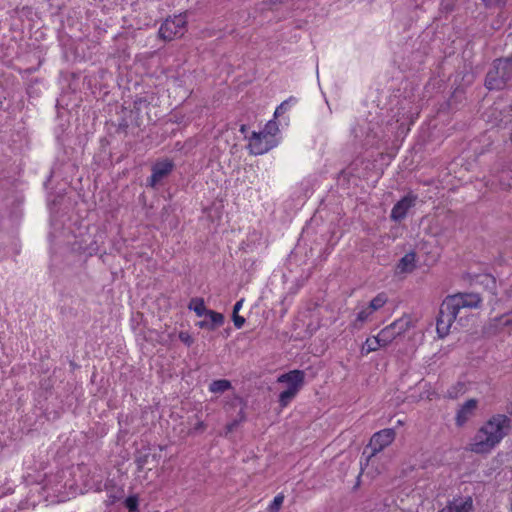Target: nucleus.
<instances>
[{
	"instance_id": "1",
	"label": "nucleus",
	"mask_w": 512,
	"mask_h": 512,
	"mask_svg": "<svg viewBox=\"0 0 512 512\" xmlns=\"http://www.w3.org/2000/svg\"><path fill=\"white\" fill-rule=\"evenodd\" d=\"M482 298L477 293H456L447 296L440 305L436 330L440 338L446 337L454 323L466 326L469 311L481 307Z\"/></svg>"
},
{
	"instance_id": "2",
	"label": "nucleus",
	"mask_w": 512,
	"mask_h": 512,
	"mask_svg": "<svg viewBox=\"0 0 512 512\" xmlns=\"http://www.w3.org/2000/svg\"><path fill=\"white\" fill-rule=\"evenodd\" d=\"M305 374L301 370H292L277 378L278 383L286 384L287 389L280 393L279 404L286 407L304 385Z\"/></svg>"
},
{
	"instance_id": "3",
	"label": "nucleus",
	"mask_w": 512,
	"mask_h": 512,
	"mask_svg": "<svg viewBox=\"0 0 512 512\" xmlns=\"http://www.w3.org/2000/svg\"><path fill=\"white\" fill-rule=\"evenodd\" d=\"M512 77V61L510 59H497L493 68L486 76L485 85L489 90L502 89Z\"/></svg>"
},
{
	"instance_id": "4",
	"label": "nucleus",
	"mask_w": 512,
	"mask_h": 512,
	"mask_svg": "<svg viewBox=\"0 0 512 512\" xmlns=\"http://www.w3.org/2000/svg\"><path fill=\"white\" fill-rule=\"evenodd\" d=\"M412 326V319L409 315H404L383 328L380 333V339L383 345H389L397 337L405 334Z\"/></svg>"
},
{
	"instance_id": "5",
	"label": "nucleus",
	"mask_w": 512,
	"mask_h": 512,
	"mask_svg": "<svg viewBox=\"0 0 512 512\" xmlns=\"http://www.w3.org/2000/svg\"><path fill=\"white\" fill-rule=\"evenodd\" d=\"M186 16L179 14L173 18H167L159 29V35L164 40H173L182 37L186 32Z\"/></svg>"
},
{
	"instance_id": "6",
	"label": "nucleus",
	"mask_w": 512,
	"mask_h": 512,
	"mask_svg": "<svg viewBox=\"0 0 512 512\" xmlns=\"http://www.w3.org/2000/svg\"><path fill=\"white\" fill-rule=\"evenodd\" d=\"M500 441L492 435V433L482 426L474 436L470 445L472 452L482 454L490 452Z\"/></svg>"
},
{
	"instance_id": "7",
	"label": "nucleus",
	"mask_w": 512,
	"mask_h": 512,
	"mask_svg": "<svg viewBox=\"0 0 512 512\" xmlns=\"http://www.w3.org/2000/svg\"><path fill=\"white\" fill-rule=\"evenodd\" d=\"M483 426L487 428L498 441H501L509 433L511 421L509 417L504 414H496L485 422Z\"/></svg>"
},
{
	"instance_id": "8",
	"label": "nucleus",
	"mask_w": 512,
	"mask_h": 512,
	"mask_svg": "<svg viewBox=\"0 0 512 512\" xmlns=\"http://www.w3.org/2000/svg\"><path fill=\"white\" fill-rule=\"evenodd\" d=\"M275 145L272 135L266 132H253L249 139V150L254 155H262Z\"/></svg>"
},
{
	"instance_id": "9",
	"label": "nucleus",
	"mask_w": 512,
	"mask_h": 512,
	"mask_svg": "<svg viewBox=\"0 0 512 512\" xmlns=\"http://www.w3.org/2000/svg\"><path fill=\"white\" fill-rule=\"evenodd\" d=\"M395 431L392 428H386L376 432L370 439L369 447L372 452L369 455V459L375 456L378 452L389 446L395 439Z\"/></svg>"
},
{
	"instance_id": "10",
	"label": "nucleus",
	"mask_w": 512,
	"mask_h": 512,
	"mask_svg": "<svg viewBox=\"0 0 512 512\" xmlns=\"http://www.w3.org/2000/svg\"><path fill=\"white\" fill-rule=\"evenodd\" d=\"M416 200L417 196L413 194H409L399 200L392 208L390 215L391 219L394 221H400L404 219L409 209L415 205Z\"/></svg>"
},
{
	"instance_id": "11",
	"label": "nucleus",
	"mask_w": 512,
	"mask_h": 512,
	"mask_svg": "<svg viewBox=\"0 0 512 512\" xmlns=\"http://www.w3.org/2000/svg\"><path fill=\"white\" fill-rule=\"evenodd\" d=\"M172 169L173 163L168 160L157 162L152 167V175L149 179L150 186L155 187L162 178L172 171Z\"/></svg>"
},
{
	"instance_id": "12",
	"label": "nucleus",
	"mask_w": 512,
	"mask_h": 512,
	"mask_svg": "<svg viewBox=\"0 0 512 512\" xmlns=\"http://www.w3.org/2000/svg\"><path fill=\"white\" fill-rule=\"evenodd\" d=\"M478 401L476 399L467 400L457 411L456 424L463 426L475 413L477 409Z\"/></svg>"
},
{
	"instance_id": "13",
	"label": "nucleus",
	"mask_w": 512,
	"mask_h": 512,
	"mask_svg": "<svg viewBox=\"0 0 512 512\" xmlns=\"http://www.w3.org/2000/svg\"><path fill=\"white\" fill-rule=\"evenodd\" d=\"M471 511H472V500H471V498H467V499L454 500L438 512H471Z\"/></svg>"
},
{
	"instance_id": "14",
	"label": "nucleus",
	"mask_w": 512,
	"mask_h": 512,
	"mask_svg": "<svg viewBox=\"0 0 512 512\" xmlns=\"http://www.w3.org/2000/svg\"><path fill=\"white\" fill-rule=\"evenodd\" d=\"M415 267V254H405L399 261L397 268L400 272H410Z\"/></svg>"
},
{
	"instance_id": "15",
	"label": "nucleus",
	"mask_w": 512,
	"mask_h": 512,
	"mask_svg": "<svg viewBox=\"0 0 512 512\" xmlns=\"http://www.w3.org/2000/svg\"><path fill=\"white\" fill-rule=\"evenodd\" d=\"M385 345L382 344V340L380 339V333H378L377 336L368 338L363 347H362V354H369L370 352L376 351L379 347H384Z\"/></svg>"
},
{
	"instance_id": "16",
	"label": "nucleus",
	"mask_w": 512,
	"mask_h": 512,
	"mask_svg": "<svg viewBox=\"0 0 512 512\" xmlns=\"http://www.w3.org/2000/svg\"><path fill=\"white\" fill-rule=\"evenodd\" d=\"M188 308L190 310H193L198 317H201L203 315H206L209 311L206 309L204 300L199 297L192 298L189 302Z\"/></svg>"
},
{
	"instance_id": "17",
	"label": "nucleus",
	"mask_w": 512,
	"mask_h": 512,
	"mask_svg": "<svg viewBox=\"0 0 512 512\" xmlns=\"http://www.w3.org/2000/svg\"><path fill=\"white\" fill-rule=\"evenodd\" d=\"M388 301V297L385 293H379L377 296H375L367 306L369 308V311L372 313L376 312L380 308H382Z\"/></svg>"
},
{
	"instance_id": "18",
	"label": "nucleus",
	"mask_w": 512,
	"mask_h": 512,
	"mask_svg": "<svg viewBox=\"0 0 512 512\" xmlns=\"http://www.w3.org/2000/svg\"><path fill=\"white\" fill-rule=\"evenodd\" d=\"M466 390V385L463 382H457L447 390L445 397L449 399H457L458 397L463 395L466 392Z\"/></svg>"
},
{
	"instance_id": "19",
	"label": "nucleus",
	"mask_w": 512,
	"mask_h": 512,
	"mask_svg": "<svg viewBox=\"0 0 512 512\" xmlns=\"http://www.w3.org/2000/svg\"><path fill=\"white\" fill-rule=\"evenodd\" d=\"M231 388V382L226 379H220L213 381L210 386L209 390L212 393H223Z\"/></svg>"
},
{
	"instance_id": "20",
	"label": "nucleus",
	"mask_w": 512,
	"mask_h": 512,
	"mask_svg": "<svg viewBox=\"0 0 512 512\" xmlns=\"http://www.w3.org/2000/svg\"><path fill=\"white\" fill-rule=\"evenodd\" d=\"M210 318L211 330H215L218 326H221L224 322V316L221 313L209 310L206 314Z\"/></svg>"
},
{
	"instance_id": "21",
	"label": "nucleus",
	"mask_w": 512,
	"mask_h": 512,
	"mask_svg": "<svg viewBox=\"0 0 512 512\" xmlns=\"http://www.w3.org/2000/svg\"><path fill=\"white\" fill-rule=\"evenodd\" d=\"M373 313L369 311L368 307L363 308L356 316V319L353 323L355 328H361L362 325L369 320L370 316Z\"/></svg>"
},
{
	"instance_id": "22",
	"label": "nucleus",
	"mask_w": 512,
	"mask_h": 512,
	"mask_svg": "<svg viewBox=\"0 0 512 512\" xmlns=\"http://www.w3.org/2000/svg\"><path fill=\"white\" fill-rule=\"evenodd\" d=\"M284 495L278 494L268 508V512H278L283 504Z\"/></svg>"
},
{
	"instance_id": "23",
	"label": "nucleus",
	"mask_w": 512,
	"mask_h": 512,
	"mask_svg": "<svg viewBox=\"0 0 512 512\" xmlns=\"http://www.w3.org/2000/svg\"><path fill=\"white\" fill-rule=\"evenodd\" d=\"M178 337L188 347L194 343L193 337L186 331H181Z\"/></svg>"
},
{
	"instance_id": "24",
	"label": "nucleus",
	"mask_w": 512,
	"mask_h": 512,
	"mask_svg": "<svg viewBox=\"0 0 512 512\" xmlns=\"http://www.w3.org/2000/svg\"><path fill=\"white\" fill-rule=\"evenodd\" d=\"M125 506L129 509V511L134 512L138 507V499L136 497H128L125 500Z\"/></svg>"
},
{
	"instance_id": "25",
	"label": "nucleus",
	"mask_w": 512,
	"mask_h": 512,
	"mask_svg": "<svg viewBox=\"0 0 512 512\" xmlns=\"http://www.w3.org/2000/svg\"><path fill=\"white\" fill-rule=\"evenodd\" d=\"M288 108V100L282 102L275 110V117H278L279 115H281L282 113H284Z\"/></svg>"
},
{
	"instance_id": "26",
	"label": "nucleus",
	"mask_w": 512,
	"mask_h": 512,
	"mask_svg": "<svg viewBox=\"0 0 512 512\" xmlns=\"http://www.w3.org/2000/svg\"><path fill=\"white\" fill-rule=\"evenodd\" d=\"M233 322L236 328H241L245 322V319L238 314H233Z\"/></svg>"
},
{
	"instance_id": "27",
	"label": "nucleus",
	"mask_w": 512,
	"mask_h": 512,
	"mask_svg": "<svg viewBox=\"0 0 512 512\" xmlns=\"http://www.w3.org/2000/svg\"><path fill=\"white\" fill-rule=\"evenodd\" d=\"M505 302L512 310V285L505 291Z\"/></svg>"
},
{
	"instance_id": "28",
	"label": "nucleus",
	"mask_w": 512,
	"mask_h": 512,
	"mask_svg": "<svg viewBox=\"0 0 512 512\" xmlns=\"http://www.w3.org/2000/svg\"><path fill=\"white\" fill-rule=\"evenodd\" d=\"M494 321H499L500 322V325H503V326H509V325H512V321L510 318H508L507 316L503 315L499 318H495Z\"/></svg>"
},
{
	"instance_id": "29",
	"label": "nucleus",
	"mask_w": 512,
	"mask_h": 512,
	"mask_svg": "<svg viewBox=\"0 0 512 512\" xmlns=\"http://www.w3.org/2000/svg\"><path fill=\"white\" fill-rule=\"evenodd\" d=\"M243 302H244L243 299L236 302V304L234 305V308H233V314H238L239 310L241 309V307L243 305Z\"/></svg>"
},
{
	"instance_id": "30",
	"label": "nucleus",
	"mask_w": 512,
	"mask_h": 512,
	"mask_svg": "<svg viewBox=\"0 0 512 512\" xmlns=\"http://www.w3.org/2000/svg\"><path fill=\"white\" fill-rule=\"evenodd\" d=\"M197 325L202 329H208L211 330V326L209 321L203 320L197 323Z\"/></svg>"
},
{
	"instance_id": "31",
	"label": "nucleus",
	"mask_w": 512,
	"mask_h": 512,
	"mask_svg": "<svg viewBox=\"0 0 512 512\" xmlns=\"http://www.w3.org/2000/svg\"><path fill=\"white\" fill-rule=\"evenodd\" d=\"M238 425V421H233L227 425L228 432H231L235 429V427Z\"/></svg>"
},
{
	"instance_id": "32",
	"label": "nucleus",
	"mask_w": 512,
	"mask_h": 512,
	"mask_svg": "<svg viewBox=\"0 0 512 512\" xmlns=\"http://www.w3.org/2000/svg\"><path fill=\"white\" fill-rule=\"evenodd\" d=\"M194 429L197 431H203L205 429V424L202 421H200L195 425Z\"/></svg>"
},
{
	"instance_id": "33",
	"label": "nucleus",
	"mask_w": 512,
	"mask_h": 512,
	"mask_svg": "<svg viewBox=\"0 0 512 512\" xmlns=\"http://www.w3.org/2000/svg\"><path fill=\"white\" fill-rule=\"evenodd\" d=\"M500 187L502 190H509L510 189V184L509 183H504L502 181H500Z\"/></svg>"
},
{
	"instance_id": "34",
	"label": "nucleus",
	"mask_w": 512,
	"mask_h": 512,
	"mask_svg": "<svg viewBox=\"0 0 512 512\" xmlns=\"http://www.w3.org/2000/svg\"><path fill=\"white\" fill-rule=\"evenodd\" d=\"M507 412L512 416V402L507 406Z\"/></svg>"
},
{
	"instance_id": "35",
	"label": "nucleus",
	"mask_w": 512,
	"mask_h": 512,
	"mask_svg": "<svg viewBox=\"0 0 512 512\" xmlns=\"http://www.w3.org/2000/svg\"><path fill=\"white\" fill-rule=\"evenodd\" d=\"M245 131V126H241V132Z\"/></svg>"
},
{
	"instance_id": "36",
	"label": "nucleus",
	"mask_w": 512,
	"mask_h": 512,
	"mask_svg": "<svg viewBox=\"0 0 512 512\" xmlns=\"http://www.w3.org/2000/svg\"><path fill=\"white\" fill-rule=\"evenodd\" d=\"M484 2H487V0H483Z\"/></svg>"
}]
</instances>
